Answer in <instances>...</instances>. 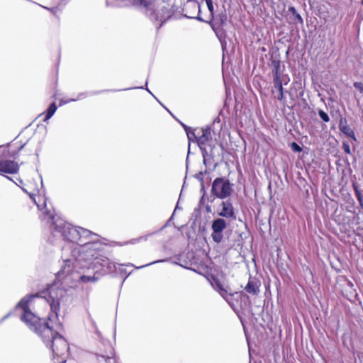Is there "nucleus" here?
I'll use <instances>...</instances> for the list:
<instances>
[{"mask_svg":"<svg viewBox=\"0 0 363 363\" xmlns=\"http://www.w3.org/2000/svg\"><path fill=\"white\" fill-rule=\"evenodd\" d=\"M56 110L57 106L55 103L51 104L45 112V118L44 119V121H47L48 120H49L54 115Z\"/></svg>","mask_w":363,"mask_h":363,"instance_id":"14","label":"nucleus"},{"mask_svg":"<svg viewBox=\"0 0 363 363\" xmlns=\"http://www.w3.org/2000/svg\"><path fill=\"white\" fill-rule=\"evenodd\" d=\"M318 115H319L320 118L323 121H325V122H328L329 121L330 118H329L328 115L325 112H324L323 111L320 110L318 111Z\"/></svg>","mask_w":363,"mask_h":363,"instance_id":"18","label":"nucleus"},{"mask_svg":"<svg viewBox=\"0 0 363 363\" xmlns=\"http://www.w3.org/2000/svg\"><path fill=\"white\" fill-rule=\"evenodd\" d=\"M342 147H343L344 151L347 154H350L351 153L350 147L349 144H347L346 143H344Z\"/></svg>","mask_w":363,"mask_h":363,"instance_id":"24","label":"nucleus"},{"mask_svg":"<svg viewBox=\"0 0 363 363\" xmlns=\"http://www.w3.org/2000/svg\"><path fill=\"white\" fill-rule=\"evenodd\" d=\"M278 100L282 101L284 99V91L283 89L281 91H278V94L276 96Z\"/></svg>","mask_w":363,"mask_h":363,"instance_id":"26","label":"nucleus"},{"mask_svg":"<svg viewBox=\"0 0 363 363\" xmlns=\"http://www.w3.org/2000/svg\"><path fill=\"white\" fill-rule=\"evenodd\" d=\"M29 196L42 211L41 219L50 223V228L55 237H61L64 240L77 243L76 246L65 247L62 249L65 264L58 272V276L65 280L68 279V276L72 274L73 269L82 265L81 262L84 259L94 256L92 250L95 252L101 246L100 242H96L97 235L86 229L74 227L60 217H55L53 213L48 209L45 199L38 196L37 201L34 194H29Z\"/></svg>","mask_w":363,"mask_h":363,"instance_id":"2","label":"nucleus"},{"mask_svg":"<svg viewBox=\"0 0 363 363\" xmlns=\"http://www.w3.org/2000/svg\"><path fill=\"white\" fill-rule=\"evenodd\" d=\"M206 3V5H207V7H208V11H210L211 13V15L213 16V12H214V8H213V1L212 0H205Z\"/></svg>","mask_w":363,"mask_h":363,"instance_id":"19","label":"nucleus"},{"mask_svg":"<svg viewBox=\"0 0 363 363\" xmlns=\"http://www.w3.org/2000/svg\"><path fill=\"white\" fill-rule=\"evenodd\" d=\"M227 227V223L223 218H216L215 219L211 225L212 233L211 238L214 242L216 243H219L222 241L223 238V230Z\"/></svg>","mask_w":363,"mask_h":363,"instance_id":"6","label":"nucleus"},{"mask_svg":"<svg viewBox=\"0 0 363 363\" xmlns=\"http://www.w3.org/2000/svg\"><path fill=\"white\" fill-rule=\"evenodd\" d=\"M245 290L250 294H257L259 292V287L255 281H249L245 286Z\"/></svg>","mask_w":363,"mask_h":363,"instance_id":"13","label":"nucleus"},{"mask_svg":"<svg viewBox=\"0 0 363 363\" xmlns=\"http://www.w3.org/2000/svg\"><path fill=\"white\" fill-rule=\"evenodd\" d=\"M362 4H363V0H362Z\"/></svg>","mask_w":363,"mask_h":363,"instance_id":"29","label":"nucleus"},{"mask_svg":"<svg viewBox=\"0 0 363 363\" xmlns=\"http://www.w3.org/2000/svg\"><path fill=\"white\" fill-rule=\"evenodd\" d=\"M274 69L272 71L274 86L278 91H281L283 89V83L282 80H281L280 63L279 62H274Z\"/></svg>","mask_w":363,"mask_h":363,"instance_id":"11","label":"nucleus"},{"mask_svg":"<svg viewBox=\"0 0 363 363\" xmlns=\"http://www.w3.org/2000/svg\"><path fill=\"white\" fill-rule=\"evenodd\" d=\"M357 197L362 206H363V196L361 195L360 192L356 189Z\"/></svg>","mask_w":363,"mask_h":363,"instance_id":"25","label":"nucleus"},{"mask_svg":"<svg viewBox=\"0 0 363 363\" xmlns=\"http://www.w3.org/2000/svg\"><path fill=\"white\" fill-rule=\"evenodd\" d=\"M340 128L344 134L355 140V135L353 130L350 128L345 122L344 123L342 121H340Z\"/></svg>","mask_w":363,"mask_h":363,"instance_id":"12","label":"nucleus"},{"mask_svg":"<svg viewBox=\"0 0 363 363\" xmlns=\"http://www.w3.org/2000/svg\"><path fill=\"white\" fill-rule=\"evenodd\" d=\"M281 80H282L283 84H285V85H286L290 81L289 77L287 75H281Z\"/></svg>","mask_w":363,"mask_h":363,"instance_id":"23","label":"nucleus"},{"mask_svg":"<svg viewBox=\"0 0 363 363\" xmlns=\"http://www.w3.org/2000/svg\"><path fill=\"white\" fill-rule=\"evenodd\" d=\"M211 192L219 199H225L232 193L231 185L227 179L216 178L212 184Z\"/></svg>","mask_w":363,"mask_h":363,"instance_id":"3","label":"nucleus"},{"mask_svg":"<svg viewBox=\"0 0 363 363\" xmlns=\"http://www.w3.org/2000/svg\"><path fill=\"white\" fill-rule=\"evenodd\" d=\"M99 363L104 362L105 363H116V359L112 357H105L101 356L100 358L98 359Z\"/></svg>","mask_w":363,"mask_h":363,"instance_id":"17","label":"nucleus"},{"mask_svg":"<svg viewBox=\"0 0 363 363\" xmlns=\"http://www.w3.org/2000/svg\"><path fill=\"white\" fill-rule=\"evenodd\" d=\"M354 86L363 94V83L362 82H354Z\"/></svg>","mask_w":363,"mask_h":363,"instance_id":"21","label":"nucleus"},{"mask_svg":"<svg viewBox=\"0 0 363 363\" xmlns=\"http://www.w3.org/2000/svg\"><path fill=\"white\" fill-rule=\"evenodd\" d=\"M221 210L218 213V215L221 217L230 218L232 220L235 219V214L233 204L228 201H223L221 203Z\"/></svg>","mask_w":363,"mask_h":363,"instance_id":"9","label":"nucleus"},{"mask_svg":"<svg viewBox=\"0 0 363 363\" xmlns=\"http://www.w3.org/2000/svg\"><path fill=\"white\" fill-rule=\"evenodd\" d=\"M134 4L140 6H143L147 9V11H150L149 13L150 16L155 18V20L160 21L162 23L164 22L167 18H169V13L166 15H160L159 13H156L155 15L153 13L154 10V2L155 0H133Z\"/></svg>","mask_w":363,"mask_h":363,"instance_id":"7","label":"nucleus"},{"mask_svg":"<svg viewBox=\"0 0 363 363\" xmlns=\"http://www.w3.org/2000/svg\"><path fill=\"white\" fill-rule=\"evenodd\" d=\"M296 18L298 19V21L301 23H303V18H301V16H300V14L297 13L296 15Z\"/></svg>","mask_w":363,"mask_h":363,"instance_id":"27","label":"nucleus"},{"mask_svg":"<svg viewBox=\"0 0 363 363\" xmlns=\"http://www.w3.org/2000/svg\"><path fill=\"white\" fill-rule=\"evenodd\" d=\"M18 164L11 160L0 161V172L15 174L18 171Z\"/></svg>","mask_w":363,"mask_h":363,"instance_id":"10","label":"nucleus"},{"mask_svg":"<svg viewBox=\"0 0 363 363\" xmlns=\"http://www.w3.org/2000/svg\"><path fill=\"white\" fill-rule=\"evenodd\" d=\"M211 284L213 288L216 290L226 301H228V296H231L234 294L231 289L228 285H225L217 278L213 277Z\"/></svg>","mask_w":363,"mask_h":363,"instance_id":"8","label":"nucleus"},{"mask_svg":"<svg viewBox=\"0 0 363 363\" xmlns=\"http://www.w3.org/2000/svg\"><path fill=\"white\" fill-rule=\"evenodd\" d=\"M183 126L185 129L189 140H196L197 141L198 134L196 130H191L190 128L187 127L185 125H183Z\"/></svg>","mask_w":363,"mask_h":363,"instance_id":"15","label":"nucleus"},{"mask_svg":"<svg viewBox=\"0 0 363 363\" xmlns=\"http://www.w3.org/2000/svg\"><path fill=\"white\" fill-rule=\"evenodd\" d=\"M196 131L198 134L197 143L202 150V155L203 157V163L206 162V157H207V151L202 147L203 145H206L208 141H210L212 138L211 131L210 128H203L199 129H196Z\"/></svg>","mask_w":363,"mask_h":363,"instance_id":"5","label":"nucleus"},{"mask_svg":"<svg viewBox=\"0 0 363 363\" xmlns=\"http://www.w3.org/2000/svg\"><path fill=\"white\" fill-rule=\"evenodd\" d=\"M291 147L293 150V151L296 152H300L302 151L301 147L295 142H293L291 144Z\"/></svg>","mask_w":363,"mask_h":363,"instance_id":"20","label":"nucleus"},{"mask_svg":"<svg viewBox=\"0 0 363 363\" xmlns=\"http://www.w3.org/2000/svg\"><path fill=\"white\" fill-rule=\"evenodd\" d=\"M79 279L82 282L95 281L96 278L91 275H80L78 277Z\"/></svg>","mask_w":363,"mask_h":363,"instance_id":"16","label":"nucleus"},{"mask_svg":"<svg viewBox=\"0 0 363 363\" xmlns=\"http://www.w3.org/2000/svg\"><path fill=\"white\" fill-rule=\"evenodd\" d=\"M48 294L45 296L49 303L51 314L48 317V323L41 320L30 311L34 301L38 298V295H30L23 298L16 307L21 313V320L28 327L38 333L47 347H50L55 363H65L69 354V346L66 340L59 334L57 330L61 325L58 320V313L71 301L67 290L63 286V281L57 280L47 289Z\"/></svg>","mask_w":363,"mask_h":363,"instance_id":"1","label":"nucleus"},{"mask_svg":"<svg viewBox=\"0 0 363 363\" xmlns=\"http://www.w3.org/2000/svg\"><path fill=\"white\" fill-rule=\"evenodd\" d=\"M101 245L99 247L98 250L95 252L92 250V252L94 253V256H89L88 259H84L82 262H88L89 265H93L95 267L96 264L101 265L102 267H106L109 272H113L116 269V264L115 262L110 261L108 258L104 257H99L98 252L101 250ZM89 266L88 268L89 269Z\"/></svg>","mask_w":363,"mask_h":363,"instance_id":"4","label":"nucleus"},{"mask_svg":"<svg viewBox=\"0 0 363 363\" xmlns=\"http://www.w3.org/2000/svg\"><path fill=\"white\" fill-rule=\"evenodd\" d=\"M75 101L74 99H71L69 100V101ZM69 102V101H63V100H61L60 102V105L62 106L66 103Z\"/></svg>","mask_w":363,"mask_h":363,"instance_id":"28","label":"nucleus"},{"mask_svg":"<svg viewBox=\"0 0 363 363\" xmlns=\"http://www.w3.org/2000/svg\"><path fill=\"white\" fill-rule=\"evenodd\" d=\"M164 261H165L164 259L157 260V261L152 262H150L149 264H145V265H143V266H140V267H137L136 269H141V268H143V267H145L154 264L155 263L163 262Z\"/></svg>","mask_w":363,"mask_h":363,"instance_id":"22","label":"nucleus"}]
</instances>
